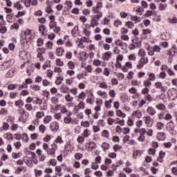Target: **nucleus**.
<instances>
[{
	"mask_svg": "<svg viewBox=\"0 0 177 177\" xmlns=\"http://www.w3.org/2000/svg\"><path fill=\"white\" fill-rule=\"evenodd\" d=\"M39 132H41V133H45V132L46 131V127H45V125L44 124H41L39 127Z\"/></svg>",
	"mask_w": 177,
	"mask_h": 177,
	"instance_id": "13d9d810",
	"label": "nucleus"
},
{
	"mask_svg": "<svg viewBox=\"0 0 177 177\" xmlns=\"http://www.w3.org/2000/svg\"><path fill=\"white\" fill-rule=\"evenodd\" d=\"M94 16H95V18L91 19V27H93V28L94 27H97V26H99V20H100V19H97V15H94Z\"/></svg>",
	"mask_w": 177,
	"mask_h": 177,
	"instance_id": "412c9836",
	"label": "nucleus"
},
{
	"mask_svg": "<svg viewBox=\"0 0 177 177\" xmlns=\"http://www.w3.org/2000/svg\"><path fill=\"white\" fill-rule=\"evenodd\" d=\"M156 151H157V150H156L154 148H149L148 149V153L150 156H155L156 155Z\"/></svg>",
	"mask_w": 177,
	"mask_h": 177,
	"instance_id": "e2e57ef3",
	"label": "nucleus"
},
{
	"mask_svg": "<svg viewBox=\"0 0 177 177\" xmlns=\"http://www.w3.org/2000/svg\"><path fill=\"white\" fill-rule=\"evenodd\" d=\"M134 133H140V136L137 139L138 142H145L146 140V136L145 135L147 133L148 136H153V129H149L147 131H146V129L145 128H135Z\"/></svg>",
	"mask_w": 177,
	"mask_h": 177,
	"instance_id": "f257e3e1",
	"label": "nucleus"
},
{
	"mask_svg": "<svg viewBox=\"0 0 177 177\" xmlns=\"http://www.w3.org/2000/svg\"><path fill=\"white\" fill-rule=\"evenodd\" d=\"M37 46H42L44 45V39L39 38L37 41Z\"/></svg>",
	"mask_w": 177,
	"mask_h": 177,
	"instance_id": "774afa93",
	"label": "nucleus"
},
{
	"mask_svg": "<svg viewBox=\"0 0 177 177\" xmlns=\"http://www.w3.org/2000/svg\"><path fill=\"white\" fill-rule=\"evenodd\" d=\"M102 147L103 149V151L106 153V151H107V150H109V149H110V144H109L107 142H103L102 144Z\"/></svg>",
	"mask_w": 177,
	"mask_h": 177,
	"instance_id": "4c0bfd02",
	"label": "nucleus"
},
{
	"mask_svg": "<svg viewBox=\"0 0 177 177\" xmlns=\"http://www.w3.org/2000/svg\"><path fill=\"white\" fill-rule=\"evenodd\" d=\"M62 145V143H64V141L63 140V138L62 136H59L57 138L54 140V142L51 144L50 146H55V149H57V144Z\"/></svg>",
	"mask_w": 177,
	"mask_h": 177,
	"instance_id": "ddd939ff",
	"label": "nucleus"
},
{
	"mask_svg": "<svg viewBox=\"0 0 177 177\" xmlns=\"http://www.w3.org/2000/svg\"><path fill=\"white\" fill-rule=\"evenodd\" d=\"M55 55H57V56H59V57L63 56V55H64V48L63 47L57 48Z\"/></svg>",
	"mask_w": 177,
	"mask_h": 177,
	"instance_id": "aec40b11",
	"label": "nucleus"
},
{
	"mask_svg": "<svg viewBox=\"0 0 177 177\" xmlns=\"http://www.w3.org/2000/svg\"><path fill=\"white\" fill-rule=\"evenodd\" d=\"M56 147L55 146H51V147L48 148L46 150V153L48 156H51V157H56Z\"/></svg>",
	"mask_w": 177,
	"mask_h": 177,
	"instance_id": "9b49d317",
	"label": "nucleus"
},
{
	"mask_svg": "<svg viewBox=\"0 0 177 177\" xmlns=\"http://www.w3.org/2000/svg\"><path fill=\"white\" fill-rule=\"evenodd\" d=\"M115 45H116V46H119L120 48H122V49H124V46H127V43H124L122 41V40L121 39H117L115 41Z\"/></svg>",
	"mask_w": 177,
	"mask_h": 177,
	"instance_id": "6ab92c4d",
	"label": "nucleus"
},
{
	"mask_svg": "<svg viewBox=\"0 0 177 177\" xmlns=\"http://www.w3.org/2000/svg\"><path fill=\"white\" fill-rule=\"evenodd\" d=\"M153 122H154V120L151 116H147L145 118V124L149 128H151V127H153Z\"/></svg>",
	"mask_w": 177,
	"mask_h": 177,
	"instance_id": "f3484780",
	"label": "nucleus"
},
{
	"mask_svg": "<svg viewBox=\"0 0 177 177\" xmlns=\"http://www.w3.org/2000/svg\"><path fill=\"white\" fill-rule=\"evenodd\" d=\"M102 8H103L102 2H98L96 6L93 8V13H97L95 16H97V20H100V17H103V12H101Z\"/></svg>",
	"mask_w": 177,
	"mask_h": 177,
	"instance_id": "7ed1b4c3",
	"label": "nucleus"
},
{
	"mask_svg": "<svg viewBox=\"0 0 177 177\" xmlns=\"http://www.w3.org/2000/svg\"><path fill=\"white\" fill-rule=\"evenodd\" d=\"M116 116L121 117L122 118H125V117H127V114H125V113L121 111V110L118 109L116 111Z\"/></svg>",
	"mask_w": 177,
	"mask_h": 177,
	"instance_id": "72a5a7b5",
	"label": "nucleus"
},
{
	"mask_svg": "<svg viewBox=\"0 0 177 177\" xmlns=\"http://www.w3.org/2000/svg\"><path fill=\"white\" fill-rule=\"evenodd\" d=\"M67 66L71 70H74L75 68V64H74L73 61H69Z\"/></svg>",
	"mask_w": 177,
	"mask_h": 177,
	"instance_id": "a18cd8bd",
	"label": "nucleus"
},
{
	"mask_svg": "<svg viewBox=\"0 0 177 177\" xmlns=\"http://www.w3.org/2000/svg\"><path fill=\"white\" fill-rule=\"evenodd\" d=\"M27 88H28V85L24 82L22 84H18V91H21V89H27Z\"/></svg>",
	"mask_w": 177,
	"mask_h": 177,
	"instance_id": "09e8293b",
	"label": "nucleus"
},
{
	"mask_svg": "<svg viewBox=\"0 0 177 177\" xmlns=\"http://www.w3.org/2000/svg\"><path fill=\"white\" fill-rule=\"evenodd\" d=\"M24 162L28 165V167H30V168L34 167V164L32 163V160L28 156H24Z\"/></svg>",
	"mask_w": 177,
	"mask_h": 177,
	"instance_id": "2eb2a0df",
	"label": "nucleus"
},
{
	"mask_svg": "<svg viewBox=\"0 0 177 177\" xmlns=\"http://www.w3.org/2000/svg\"><path fill=\"white\" fill-rule=\"evenodd\" d=\"M39 32L44 36L46 34V27L45 25H39Z\"/></svg>",
	"mask_w": 177,
	"mask_h": 177,
	"instance_id": "4be33fe9",
	"label": "nucleus"
},
{
	"mask_svg": "<svg viewBox=\"0 0 177 177\" xmlns=\"http://www.w3.org/2000/svg\"><path fill=\"white\" fill-rule=\"evenodd\" d=\"M14 64H15V61L13 59H10L7 62H4L3 63V66L6 69L10 68V67L12 66Z\"/></svg>",
	"mask_w": 177,
	"mask_h": 177,
	"instance_id": "dca6fc26",
	"label": "nucleus"
},
{
	"mask_svg": "<svg viewBox=\"0 0 177 177\" xmlns=\"http://www.w3.org/2000/svg\"><path fill=\"white\" fill-rule=\"evenodd\" d=\"M158 118L160 120H165L166 121H169V120H172V115H171L169 113H167L164 116V113L161 112L158 115Z\"/></svg>",
	"mask_w": 177,
	"mask_h": 177,
	"instance_id": "f8f14e48",
	"label": "nucleus"
},
{
	"mask_svg": "<svg viewBox=\"0 0 177 177\" xmlns=\"http://www.w3.org/2000/svg\"><path fill=\"white\" fill-rule=\"evenodd\" d=\"M88 59V54L86 52L82 53V57H80L81 62H85Z\"/></svg>",
	"mask_w": 177,
	"mask_h": 177,
	"instance_id": "49530a36",
	"label": "nucleus"
},
{
	"mask_svg": "<svg viewBox=\"0 0 177 177\" xmlns=\"http://www.w3.org/2000/svg\"><path fill=\"white\" fill-rule=\"evenodd\" d=\"M140 41L136 37H132V43L129 46V48L131 50H133V49H136V48H140Z\"/></svg>",
	"mask_w": 177,
	"mask_h": 177,
	"instance_id": "39448f33",
	"label": "nucleus"
},
{
	"mask_svg": "<svg viewBox=\"0 0 177 177\" xmlns=\"http://www.w3.org/2000/svg\"><path fill=\"white\" fill-rule=\"evenodd\" d=\"M17 88H19V84H9L8 86V91H14V89H17Z\"/></svg>",
	"mask_w": 177,
	"mask_h": 177,
	"instance_id": "a19ab883",
	"label": "nucleus"
},
{
	"mask_svg": "<svg viewBox=\"0 0 177 177\" xmlns=\"http://www.w3.org/2000/svg\"><path fill=\"white\" fill-rule=\"evenodd\" d=\"M16 73V70L15 68H11L8 71V72L6 74V78H12L15 75Z\"/></svg>",
	"mask_w": 177,
	"mask_h": 177,
	"instance_id": "393cba45",
	"label": "nucleus"
},
{
	"mask_svg": "<svg viewBox=\"0 0 177 177\" xmlns=\"http://www.w3.org/2000/svg\"><path fill=\"white\" fill-rule=\"evenodd\" d=\"M84 138H89L91 136V131L88 129H85L82 134Z\"/></svg>",
	"mask_w": 177,
	"mask_h": 177,
	"instance_id": "79ce46f5",
	"label": "nucleus"
},
{
	"mask_svg": "<svg viewBox=\"0 0 177 177\" xmlns=\"http://www.w3.org/2000/svg\"><path fill=\"white\" fill-rule=\"evenodd\" d=\"M149 92H150V89L147 87L142 88L141 91L142 95H144L145 96H146L147 95H149Z\"/></svg>",
	"mask_w": 177,
	"mask_h": 177,
	"instance_id": "de8ad7c7",
	"label": "nucleus"
},
{
	"mask_svg": "<svg viewBox=\"0 0 177 177\" xmlns=\"http://www.w3.org/2000/svg\"><path fill=\"white\" fill-rule=\"evenodd\" d=\"M101 136H102L103 138H106V139H108V138L110 137V132H109V130H104V131L101 133Z\"/></svg>",
	"mask_w": 177,
	"mask_h": 177,
	"instance_id": "ea45409f",
	"label": "nucleus"
},
{
	"mask_svg": "<svg viewBox=\"0 0 177 177\" xmlns=\"http://www.w3.org/2000/svg\"><path fill=\"white\" fill-rule=\"evenodd\" d=\"M3 138L7 139V140H13V134L10 133H7L3 135Z\"/></svg>",
	"mask_w": 177,
	"mask_h": 177,
	"instance_id": "c9c22d12",
	"label": "nucleus"
},
{
	"mask_svg": "<svg viewBox=\"0 0 177 177\" xmlns=\"http://www.w3.org/2000/svg\"><path fill=\"white\" fill-rule=\"evenodd\" d=\"M21 140H23V142L27 143V142H28V136L27 135V133H24L21 135Z\"/></svg>",
	"mask_w": 177,
	"mask_h": 177,
	"instance_id": "37998d69",
	"label": "nucleus"
},
{
	"mask_svg": "<svg viewBox=\"0 0 177 177\" xmlns=\"http://www.w3.org/2000/svg\"><path fill=\"white\" fill-rule=\"evenodd\" d=\"M157 110H160V111H165L167 110V106L162 103H159L156 106Z\"/></svg>",
	"mask_w": 177,
	"mask_h": 177,
	"instance_id": "a878e982",
	"label": "nucleus"
},
{
	"mask_svg": "<svg viewBox=\"0 0 177 177\" xmlns=\"http://www.w3.org/2000/svg\"><path fill=\"white\" fill-rule=\"evenodd\" d=\"M15 106L19 109H21L24 106V101L20 99L15 102Z\"/></svg>",
	"mask_w": 177,
	"mask_h": 177,
	"instance_id": "b1692460",
	"label": "nucleus"
},
{
	"mask_svg": "<svg viewBox=\"0 0 177 177\" xmlns=\"http://www.w3.org/2000/svg\"><path fill=\"white\" fill-rule=\"evenodd\" d=\"M74 157L75 160H77V161H80V160H81L84 157V155L81 153H76Z\"/></svg>",
	"mask_w": 177,
	"mask_h": 177,
	"instance_id": "864d4df0",
	"label": "nucleus"
},
{
	"mask_svg": "<svg viewBox=\"0 0 177 177\" xmlns=\"http://www.w3.org/2000/svg\"><path fill=\"white\" fill-rule=\"evenodd\" d=\"M113 26L118 28L120 26H122V21L120 19H116L114 21Z\"/></svg>",
	"mask_w": 177,
	"mask_h": 177,
	"instance_id": "4d7b16f0",
	"label": "nucleus"
},
{
	"mask_svg": "<svg viewBox=\"0 0 177 177\" xmlns=\"http://www.w3.org/2000/svg\"><path fill=\"white\" fill-rule=\"evenodd\" d=\"M27 55H28V53L26 50H21L19 52V57L22 60H24V59H26Z\"/></svg>",
	"mask_w": 177,
	"mask_h": 177,
	"instance_id": "f704fd0d",
	"label": "nucleus"
},
{
	"mask_svg": "<svg viewBox=\"0 0 177 177\" xmlns=\"http://www.w3.org/2000/svg\"><path fill=\"white\" fill-rule=\"evenodd\" d=\"M149 63V58H141L137 65V68L139 70H142L145 64H147Z\"/></svg>",
	"mask_w": 177,
	"mask_h": 177,
	"instance_id": "1a4fd4ad",
	"label": "nucleus"
},
{
	"mask_svg": "<svg viewBox=\"0 0 177 177\" xmlns=\"http://www.w3.org/2000/svg\"><path fill=\"white\" fill-rule=\"evenodd\" d=\"M8 109L6 108H1L0 110V115H8Z\"/></svg>",
	"mask_w": 177,
	"mask_h": 177,
	"instance_id": "6e6d98bb",
	"label": "nucleus"
},
{
	"mask_svg": "<svg viewBox=\"0 0 177 177\" xmlns=\"http://www.w3.org/2000/svg\"><path fill=\"white\" fill-rule=\"evenodd\" d=\"M79 28L78 26H75L74 28L71 31V34L73 38L77 37V31H78Z\"/></svg>",
	"mask_w": 177,
	"mask_h": 177,
	"instance_id": "c85d7f7f",
	"label": "nucleus"
},
{
	"mask_svg": "<svg viewBox=\"0 0 177 177\" xmlns=\"http://www.w3.org/2000/svg\"><path fill=\"white\" fill-rule=\"evenodd\" d=\"M168 23H171V24H177V18L176 17H173L172 18H169Z\"/></svg>",
	"mask_w": 177,
	"mask_h": 177,
	"instance_id": "8fccbe9b",
	"label": "nucleus"
},
{
	"mask_svg": "<svg viewBox=\"0 0 177 177\" xmlns=\"http://www.w3.org/2000/svg\"><path fill=\"white\" fill-rule=\"evenodd\" d=\"M64 80V78H63L62 77H57V80H55L56 85L62 84V82H63Z\"/></svg>",
	"mask_w": 177,
	"mask_h": 177,
	"instance_id": "680f3d73",
	"label": "nucleus"
},
{
	"mask_svg": "<svg viewBox=\"0 0 177 177\" xmlns=\"http://www.w3.org/2000/svg\"><path fill=\"white\" fill-rule=\"evenodd\" d=\"M88 149H91V150L93 149H96L97 147V145L95 143V142H89L88 143Z\"/></svg>",
	"mask_w": 177,
	"mask_h": 177,
	"instance_id": "603ef678",
	"label": "nucleus"
},
{
	"mask_svg": "<svg viewBox=\"0 0 177 177\" xmlns=\"http://www.w3.org/2000/svg\"><path fill=\"white\" fill-rule=\"evenodd\" d=\"M59 122H53L50 124V129L52 132H57L59 131Z\"/></svg>",
	"mask_w": 177,
	"mask_h": 177,
	"instance_id": "9d476101",
	"label": "nucleus"
},
{
	"mask_svg": "<svg viewBox=\"0 0 177 177\" xmlns=\"http://www.w3.org/2000/svg\"><path fill=\"white\" fill-rule=\"evenodd\" d=\"M157 139H158V140H165L166 139V136H165V133L164 132H159L157 134Z\"/></svg>",
	"mask_w": 177,
	"mask_h": 177,
	"instance_id": "cd10ccee",
	"label": "nucleus"
},
{
	"mask_svg": "<svg viewBox=\"0 0 177 177\" xmlns=\"http://www.w3.org/2000/svg\"><path fill=\"white\" fill-rule=\"evenodd\" d=\"M112 56H113V53L111 51H108L102 54V59L106 62H109V60L111 59Z\"/></svg>",
	"mask_w": 177,
	"mask_h": 177,
	"instance_id": "4468645a",
	"label": "nucleus"
},
{
	"mask_svg": "<svg viewBox=\"0 0 177 177\" xmlns=\"http://www.w3.org/2000/svg\"><path fill=\"white\" fill-rule=\"evenodd\" d=\"M126 27H128V28H133L135 27V24L132 21H127L126 22Z\"/></svg>",
	"mask_w": 177,
	"mask_h": 177,
	"instance_id": "69168bd1",
	"label": "nucleus"
},
{
	"mask_svg": "<svg viewBox=\"0 0 177 177\" xmlns=\"http://www.w3.org/2000/svg\"><path fill=\"white\" fill-rule=\"evenodd\" d=\"M44 124H49L52 121V116L47 115L44 118Z\"/></svg>",
	"mask_w": 177,
	"mask_h": 177,
	"instance_id": "c03bdc74",
	"label": "nucleus"
},
{
	"mask_svg": "<svg viewBox=\"0 0 177 177\" xmlns=\"http://www.w3.org/2000/svg\"><path fill=\"white\" fill-rule=\"evenodd\" d=\"M77 142H79L80 145H82V143L85 142V138L82 135L79 136L77 138Z\"/></svg>",
	"mask_w": 177,
	"mask_h": 177,
	"instance_id": "3c124183",
	"label": "nucleus"
},
{
	"mask_svg": "<svg viewBox=\"0 0 177 177\" xmlns=\"http://www.w3.org/2000/svg\"><path fill=\"white\" fill-rule=\"evenodd\" d=\"M30 89L35 91V92H38V91H41V86L37 84H31L30 86Z\"/></svg>",
	"mask_w": 177,
	"mask_h": 177,
	"instance_id": "2f4dec72",
	"label": "nucleus"
},
{
	"mask_svg": "<svg viewBox=\"0 0 177 177\" xmlns=\"http://www.w3.org/2000/svg\"><path fill=\"white\" fill-rule=\"evenodd\" d=\"M154 86L156 89H160V91L163 93H165L167 91H168V86H162V83H161V82H156Z\"/></svg>",
	"mask_w": 177,
	"mask_h": 177,
	"instance_id": "6e6552de",
	"label": "nucleus"
},
{
	"mask_svg": "<svg viewBox=\"0 0 177 177\" xmlns=\"http://www.w3.org/2000/svg\"><path fill=\"white\" fill-rule=\"evenodd\" d=\"M36 122H39V120L38 118H42V117H45V113L42 111H38L36 113Z\"/></svg>",
	"mask_w": 177,
	"mask_h": 177,
	"instance_id": "c756f323",
	"label": "nucleus"
},
{
	"mask_svg": "<svg viewBox=\"0 0 177 177\" xmlns=\"http://www.w3.org/2000/svg\"><path fill=\"white\" fill-rule=\"evenodd\" d=\"M167 96L169 100H176L177 99V90L176 88H170L167 91Z\"/></svg>",
	"mask_w": 177,
	"mask_h": 177,
	"instance_id": "423d86ee",
	"label": "nucleus"
},
{
	"mask_svg": "<svg viewBox=\"0 0 177 177\" xmlns=\"http://www.w3.org/2000/svg\"><path fill=\"white\" fill-rule=\"evenodd\" d=\"M142 154H143V150L137 149V150L133 151V158L134 160H137L138 157H141L142 156Z\"/></svg>",
	"mask_w": 177,
	"mask_h": 177,
	"instance_id": "a211bd4d",
	"label": "nucleus"
},
{
	"mask_svg": "<svg viewBox=\"0 0 177 177\" xmlns=\"http://www.w3.org/2000/svg\"><path fill=\"white\" fill-rule=\"evenodd\" d=\"M69 90L70 88H68V86L66 84H63L59 89L62 93H67Z\"/></svg>",
	"mask_w": 177,
	"mask_h": 177,
	"instance_id": "bb28decb",
	"label": "nucleus"
},
{
	"mask_svg": "<svg viewBox=\"0 0 177 177\" xmlns=\"http://www.w3.org/2000/svg\"><path fill=\"white\" fill-rule=\"evenodd\" d=\"M48 67H50V61L45 62L42 66L43 70H46V68H48Z\"/></svg>",
	"mask_w": 177,
	"mask_h": 177,
	"instance_id": "bf43d9fd",
	"label": "nucleus"
},
{
	"mask_svg": "<svg viewBox=\"0 0 177 177\" xmlns=\"http://www.w3.org/2000/svg\"><path fill=\"white\" fill-rule=\"evenodd\" d=\"M11 131H17L19 129V124L16 123H12L11 127H10Z\"/></svg>",
	"mask_w": 177,
	"mask_h": 177,
	"instance_id": "0e129e2a",
	"label": "nucleus"
},
{
	"mask_svg": "<svg viewBox=\"0 0 177 177\" xmlns=\"http://www.w3.org/2000/svg\"><path fill=\"white\" fill-rule=\"evenodd\" d=\"M71 115H73V112L68 111L66 113V116L64 118V122L65 124H74V120H73V118H71Z\"/></svg>",
	"mask_w": 177,
	"mask_h": 177,
	"instance_id": "0eeeda50",
	"label": "nucleus"
},
{
	"mask_svg": "<svg viewBox=\"0 0 177 177\" xmlns=\"http://www.w3.org/2000/svg\"><path fill=\"white\" fill-rule=\"evenodd\" d=\"M32 2V0H24V5L26 6V8H30V6H31Z\"/></svg>",
	"mask_w": 177,
	"mask_h": 177,
	"instance_id": "052dcab7",
	"label": "nucleus"
},
{
	"mask_svg": "<svg viewBox=\"0 0 177 177\" xmlns=\"http://www.w3.org/2000/svg\"><path fill=\"white\" fill-rule=\"evenodd\" d=\"M17 96V93L16 92H10L9 93L10 99H16Z\"/></svg>",
	"mask_w": 177,
	"mask_h": 177,
	"instance_id": "338daca9",
	"label": "nucleus"
},
{
	"mask_svg": "<svg viewBox=\"0 0 177 177\" xmlns=\"http://www.w3.org/2000/svg\"><path fill=\"white\" fill-rule=\"evenodd\" d=\"M166 129L170 135L175 136L177 133L176 129H175V122H174V120H171L167 124Z\"/></svg>",
	"mask_w": 177,
	"mask_h": 177,
	"instance_id": "20e7f679",
	"label": "nucleus"
},
{
	"mask_svg": "<svg viewBox=\"0 0 177 177\" xmlns=\"http://www.w3.org/2000/svg\"><path fill=\"white\" fill-rule=\"evenodd\" d=\"M21 45L22 46H26L27 44L31 42V39H32V30L27 28L25 31L21 33Z\"/></svg>",
	"mask_w": 177,
	"mask_h": 177,
	"instance_id": "f03ea898",
	"label": "nucleus"
},
{
	"mask_svg": "<svg viewBox=\"0 0 177 177\" xmlns=\"http://www.w3.org/2000/svg\"><path fill=\"white\" fill-rule=\"evenodd\" d=\"M133 115L137 118H142V111L140 110H137L133 112Z\"/></svg>",
	"mask_w": 177,
	"mask_h": 177,
	"instance_id": "58836bf2",
	"label": "nucleus"
},
{
	"mask_svg": "<svg viewBox=\"0 0 177 177\" xmlns=\"http://www.w3.org/2000/svg\"><path fill=\"white\" fill-rule=\"evenodd\" d=\"M37 55H45L46 53V48H37Z\"/></svg>",
	"mask_w": 177,
	"mask_h": 177,
	"instance_id": "473e14b6",
	"label": "nucleus"
},
{
	"mask_svg": "<svg viewBox=\"0 0 177 177\" xmlns=\"http://www.w3.org/2000/svg\"><path fill=\"white\" fill-rule=\"evenodd\" d=\"M147 113L149 115H154L156 114V113H157V111H156V109L154 108H153V106H149L147 109Z\"/></svg>",
	"mask_w": 177,
	"mask_h": 177,
	"instance_id": "5701e85b",
	"label": "nucleus"
},
{
	"mask_svg": "<svg viewBox=\"0 0 177 177\" xmlns=\"http://www.w3.org/2000/svg\"><path fill=\"white\" fill-rule=\"evenodd\" d=\"M143 84L145 88H148V86H151V80L147 79L144 81Z\"/></svg>",
	"mask_w": 177,
	"mask_h": 177,
	"instance_id": "5fc2aeb1",
	"label": "nucleus"
},
{
	"mask_svg": "<svg viewBox=\"0 0 177 177\" xmlns=\"http://www.w3.org/2000/svg\"><path fill=\"white\" fill-rule=\"evenodd\" d=\"M138 55L139 56L141 57V59H147V57L146 56V51H145L143 49H140L139 52H138Z\"/></svg>",
	"mask_w": 177,
	"mask_h": 177,
	"instance_id": "e433bc0d",
	"label": "nucleus"
},
{
	"mask_svg": "<svg viewBox=\"0 0 177 177\" xmlns=\"http://www.w3.org/2000/svg\"><path fill=\"white\" fill-rule=\"evenodd\" d=\"M167 8H168V5L167 3H160L158 7V9H159L160 12H162L164 10H167Z\"/></svg>",
	"mask_w": 177,
	"mask_h": 177,
	"instance_id": "7c9ffc66",
	"label": "nucleus"
}]
</instances>
